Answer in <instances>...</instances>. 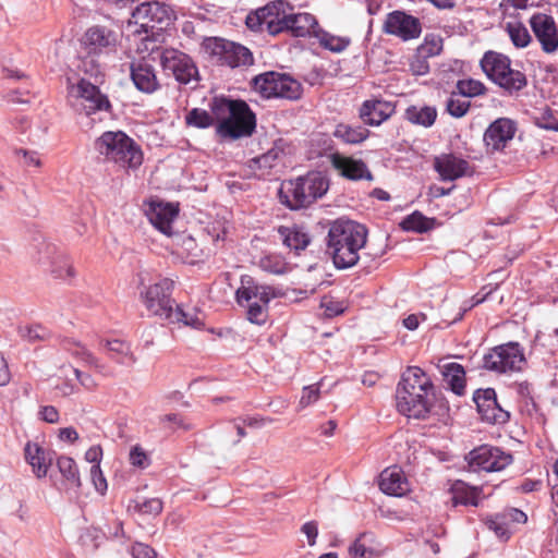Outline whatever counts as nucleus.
Instances as JSON below:
<instances>
[{
	"mask_svg": "<svg viewBox=\"0 0 558 558\" xmlns=\"http://www.w3.org/2000/svg\"><path fill=\"white\" fill-rule=\"evenodd\" d=\"M373 535L369 533L361 534L350 546L349 553L355 558H368L373 555V549L366 545L367 541H372Z\"/></svg>",
	"mask_w": 558,
	"mask_h": 558,
	"instance_id": "obj_46",
	"label": "nucleus"
},
{
	"mask_svg": "<svg viewBox=\"0 0 558 558\" xmlns=\"http://www.w3.org/2000/svg\"><path fill=\"white\" fill-rule=\"evenodd\" d=\"M434 167L442 181H454L470 172L469 162L453 154H442L436 157Z\"/></svg>",
	"mask_w": 558,
	"mask_h": 558,
	"instance_id": "obj_23",
	"label": "nucleus"
},
{
	"mask_svg": "<svg viewBox=\"0 0 558 558\" xmlns=\"http://www.w3.org/2000/svg\"><path fill=\"white\" fill-rule=\"evenodd\" d=\"M165 320L171 324H183L184 326H190L196 329L204 327V319L201 312L196 308L185 310L181 305H175V307L172 306Z\"/></svg>",
	"mask_w": 558,
	"mask_h": 558,
	"instance_id": "obj_33",
	"label": "nucleus"
},
{
	"mask_svg": "<svg viewBox=\"0 0 558 558\" xmlns=\"http://www.w3.org/2000/svg\"><path fill=\"white\" fill-rule=\"evenodd\" d=\"M204 45L210 54L230 68L246 66L254 62L250 49L240 44L214 37L206 39Z\"/></svg>",
	"mask_w": 558,
	"mask_h": 558,
	"instance_id": "obj_14",
	"label": "nucleus"
},
{
	"mask_svg": "<svg viewBox=\"0 0 558 558\" xmlns=\"http://www.w3.org/2000/svg\"><path fill=\"white\" fill-rule=\"evenodd\" d=\"M57 465L62 476L72 487L78 488L81 486L80 473L74 459L65 456L59 457Z\"/></svg>",
	"mask_w": 558,
	"mask_h": 558,
	"instance_id": "obj_37",
	"label": "nucleus"
},
{
	"mask_svg": "<svg viewBox=\"0 0 558 558\" xmlns=\"http://www.w3.org/2000/svg\"><path fill=\"white\" fill-rule=\"evenodd\" d=\"M515 123L508 118H499L489 124L484 133V142L493 151L501 150L515 134Z\"/></svg>",
	"mask_w": 558,
	"mask_h": 558,
	"instance_id": "obj_22",
	"label": "nucleus"
},
{
	"mask_svg": "<svg viewBox=\"0 0 558 558\" xmlns=\"http://www.w3.org/2000/svg\"><path fill=\"white\" fill-rule=\"evenodd\" d=\"M456 89L462 97L473 98L484 95L487 90L486 86L478 80L468 78L459 80Z\"/></svg>",
	"mask_w": 558,
	"mask_h": 558,
	"instance_id": "obj_42",
	"label": "nucleus"
},
{
	"mask_svg": "<svg viewBox=\"0 0 558 558\" xmlns=\"http://www.w3.org/2000/svg\"><path fill=\"white\" fill-rule=\"evenodd\" d=\"M118 35L114 31L100 25H94L84 33L81 45L88 57H100L116 51Z\"/></svg>",
	"mask_w": 558,
	"mask_h": 558,
	"instance_id": "obj_16",
	"label": "nucleus"
},
{
	"mask_svg": "<svg viewBox=\"0 0 558 558\" xmlns=\"http://www.w3.org/2000/svg\"><path fill=\"white\" fill-rule=\"evenodd\" d=\"M436 109L429 106H411L405 110V118L408 121L425 128L432 126L436 120Z\"/></svg>",
	"mask_w": 558,
	"mask_h": 558,
	"instance_id": "obj_35",
	"label": "nucleus"
},
{
	"mask_svg": "<svg viewBox=\"0 0 558 558\" xmlns=\"http://www.w3.org/2000/svg\"><path fill=\"white\" fill-rule=\"evenodd\" d=\"M236 301L240 305L246 304L247 318L251 323L262 325L267 318V307L274 298L271 288L257 284L251 276L241 277V286L238 288Z\"/></svg>",
	"mask_w": 558,
	"mask_h": 558,
	"instance_id": "obj_7",
	"label": "nucleus"
},
{
	"mask_svg": "<svg viewBox=\"0 0 558 558\" xmlns=\"http://www.w3.org/2000/svg\"><path fill=\"white\" fill-rule=\"evenodd\" d=\"M525 365L524 349L514 341L492 348L483 357V367L498 374L519 373Z\"/></svg>",
	"mask_w": 558,
	"mask_h": 558,
	"instance_id": "obj_8",
	"label": "nucleus"
},
{
	"mask_svg": "<svg viewBox=\"0 0 558 558\" xmlns=\"http://www.w3.org/2000/svg\"><path fill=\"white\" fill-rule=\"evenodd\" d=\"M172 289L173 281L163 278L153 284L144 287L140 292V298L151 315L165 319L174 304L171 298Z\"/></svg>",
	"mask_w": 558,
	"mask_h": 558,
	"instance_id": "obj_13",
	"label": "nucleus"
},
{
	"mask_svg": "<svg viewBox=\"0 0 558 558\" xmlns=\"http://www.w3.org/2000/svg\"><path fill=\"white\" fill-rule=\"evenodd\" d=\"M485 524L493 531L497 537L507 541L511 535V530L506 517L502 513L496 514L486 520Z\"/></svg>",
	"mask_w": 558,
	"mask_h": 558,
	"instance_id": "obj_44",
	"label": "nucleus"
},
{
	"mask_svg": "<svg viewBox=\"0 0 558 558\" xmlns=\"http://www.w3.org/2000/svg\"><path fill=\"white\" fill-rule=\"evenodd\" d=\"M442 43L439 38L426 37L424 43L418 47L417 52L426 58L434 57L440 53Z\"/></svg>",
	"mask_w": 558,
	"mask_h": 558,
	"instance_id": "obj_48",
	"label": "nucleus"
},
{
	"mask_svg": "<svg viewBox=\"0 0 558 558\" xmlns=\"http://www.w3.org/2000/svg\"><path fill=\"white\" fill-rule=\"evenodd\" d=\"M15 155L24 159L26 166L40 167L41 162L36 151H28L26 149H16Z\"/></svg>",
	"mask_w": 558,
	"mask_h": 558,
	"instance_id": "obj_60",
	"label": "nucleus"
},
{
	"mask_svg": "<svg viewBox=\"0 0 558 558\" xmlns=\"http://www.w3.org/2000/svg\"><path fill=\"white\" fill-rule=\"evenodd\" d=\"M531 28L546 53L558 50V29L553 16L545 13H535L530 19Z\"/></svg>",
	"mask_w": 558,
	"mask_h": 558,
	"instance_id": "obj_20",
	"label": "nucleus"
},
{
	"mask_svg": "<svg viewBox=\"0 0 558 558\" xmlns=\"http://www.w3.org/2000/svg\"><path fill=\"white\" fill-rule=\"evenodd\" d=\"M96 151L105 160L113 162L123 169H137L143 162L141 147L122 131L104 132L95 141Z\"/></svg>",
	"mask_w": 558,
	"mask_h": 558,
	"instance_id": "obj_5",
	"label": "nucleus"
},
{
	"mask_svg": "<svg viewBox=\"0 0 558 558\" xmlns=\"http://www.w3.org/2000/svg\"><path fill=\"white\" fill-rule=\"evenodd\" d=\"M179 214V207L173 203L151 202L146 213L148 220L161 233L173 234L172 223Z\"/></svg>",
	"mask_w": 558,
	"mask_h": 558,
	"instance_id": "obj_21",
	"label": "nucleus"
},
{
	"mask_svg": "<svg viewBox=\"0 0 558 558\" xmlns=\"http://www.w3.org/2000/svg\"><path fill=\"white\" fill-rule=\"evenodd\" d=\"M84 544L90 542L94 547H97L99 541L102 538L101 533L97 529H87L84 534L81 536Z\"/></svg>",
	"mask_w": 558,
	"mask_h": 558,
	"instance_id": "obj_62",
	"label": "nucleus"
},
{
	"mask_svg": "<svg viewBox=\"0 0 558 558\" xmlns=\"http://www.w3.org/2000/svg\"><path fill=\"white\" fill-rule=\"evenodd\" d=\"M254 88L265 98L295 100L302 94V85L288 74L266 72L253 80Z\"/></svg>",
	"mask_w": 558,
	"mask_h": 558,
	"instance_id": "obj_10",
	"label": "nucleus"
},
{
	"mask_svg": "<svg viewBox=\"0 0 558 558\" xmlns=\"http://www.w3.org/2000/svg\"><path fill=\"white\" fill-rule=\"evenodd\" d=\"M135 509L143 514L157 515L162 511V501L159 498L146 499L137 502Z\"/></svg>",
	"mask_w": 558,
	"mask_h": 558,
	"instance_id": "obj_52",
	"label": "nucleus"
},
{
	"mask_svg": "<svg viewBox=\"0 0 558 558\" xmlns=\"http://www.w3.org/2000/svg\"><path fill=\"white\" fill-rule=\"evenodd\" d=\"M424 314H411L403 319V326L409 330H415L420 326L421 319H425Z\"/></svg>",
	"mask_w": 558,
	"mask_h": 558,
	"instance_id": "obj_64",
	"label": "nucleus"
},
{
	"mask_svg": "<svg viewBox=\"0 0 558 558\" xmlns=\"http://www.w3.org/2000/svg\"><path fill=\"white\" fill-rule=\"evenodd\" d=\"M301 532L306 535L310 546H314L316 544V538L318 536L317 522H315V521L305 522L301 527Z\"/></svg>",
	"mask_w": 558,
	"mask_h": 558,
	"instance_id": "obj_57",
	"label": "nucleus"
},
{
	"mask_svg": "<svg viewBox=\"0 0 558 558\" xmlns=\"http://www.w3.org/2000/svg\"><path fill=\"white\" fill-rule=\"evenodd\" d=\"M482 489L468 485L463 481H457L451 487V500L454 506H473L477 507L480 504V495Z\"/></svg>",
	"mask_w": 558,
	"mask_h": 558,
	"instance_id": "obj_34",
	"label": "nucleus"
},
{
	"mask_svg": "<svg viewBox=\"0 0 558 558\" xmlns=\"http://www.w3.org/2000/svg\"><path fill=\"white\" fill-rule=\"evenodd\" d=\"M379 488L386 495L401 497L410 492V483L404 472L395 465L380 473Z\"/></svg>",
	"mask_w": 558,
	"mask_h": 558,
	"instance_id": "obj_27",
	"label": "nucleus"
},
{
	"mask_svg": "<svg viewBox=\"0 0 558 558\" xmlns=\"http://www.w3.org/2000/svg\"><path fill=\"white\" fill-rule=\"evenodd\" d=\"M286 22V31H291L296 37H305L316 33L315 28L318 26L315 16L307 12L287 13Z\"/></svg>",
	"mask_w": 558,
	"mask_h": 558,
	"instance_id": "obj_29",
	"label": "nucleus"
},
{
	"mask_svg": "<svg viewBox=\"0 0 558 558\" xmlns=\"http://www.w3.org/2000/svg\"><path fill=\"white\" fill-rule=\"evenodd\" d=\"M331 166L341 174L349 180H372V173L367 166L361 159H354L352 157H345L338 153L330 155Z\"/></svg>",
	"mask_w": 558,
	"mask_h": 558,
	"instance_id": "obj_25",
	"label": "nucleus"
},
{
	"mask_svg": "<svg viewBox=\"0 0 558 558\" xmlns=\"http://www.w3.org/2000/svg\"><path fill=\"white\" fill-rule=\"evenodd\" d=\"M470 470L474 472H500L513 461L512 454L499 447L482 445L465 457Z\"/></svg>",
	"mask_w": 558,
	"mask_h": 558,
	"instance_id": "obj_12",
	"label": "nucleus"
},
{
	"mask_svg": "<svg viewBox=\"0 0 558 558\" xmlns=\"http://www.w3.org/2000/svg\"><path fill=\"white\" fill-rule=\"evenodd\" d=\"M39 416L43 421L53 424L59 421V412L52 405L41 407L39 410Z\"/></svg>",
	"mask_w": 558,
	"mask_h": 558,
	"instance_id": "obj_61",
	"label": "nucleus"
},
{
	"mask_svg": "<svg viewBox=\"0 0 558 558\" xmlns=\"http://www.w3.org/2000/svg\"><path fill=\"white\" fill-rule=\"evenodd\" d=\"M320 306L324 310V315L329 318L336 317L344 312L342 302L330 296H324Z\"/></svg>",
	"mask_w": 558,
	"mask_h": 558,
	"instance_id": "obj_50",
	"label": "nucleus"
},
{
	"mask_svg": "<svg viewBox=\"0 0 558 558\" xmlns=\"http://www.w3.org/2000/svg\"><path fill=\"white\" fill-rule=\"evenodd\" d=\"M401 226L407 231L425 232L429 229L430 221L421 213L415 211L405 217Z\"/></svg>",
	"mask_w": 558,
	"mask_h": 558,
	"instance_id": "obj_45",
	"label": "nucleus"
},
{
	"mask_svg": "<svg viewBox=\"0 0 558 558\" xmlns=\"http://www.w3.org/2000/svg\"><path fill=\"white\" fill-rule=\"evenodd\" d=\"M383 31L386 34L396 36L403 41H409L420 37L422 24L420 20L403 11H392L387 14Z\"/></svg>",
	"mask_w": 558,
	"mask_h": 558,
	"instance_id": "obj_18",
	"label": "nucleus"
},
{
	"mask_svg": "<svg viewBox=\"0 0 558 558\" xmlns=\"http://www.w3.org/2000/svg\"><path fill=\"white\" fill-rule=\"evenodd\" d=\"M320 397L319 385H310L305 386L302 390V396L299 401V407L304 409L313 403H315Z\"/></svg>",
	"mask_w": 558,
	"mask_h": 558,
	"instance_id": "obj_51",
	"label": "nucleus"
},
{
	"mask_svg": "<svg viewBox=\"0 0 558 558\" xmlns=\"http://www.w3.org/2000/svg\"><path fill=\"white\" fill-rule=\"evenodd\" d=\"M278 234L282 243L295 252L305 250L311 242L308 233L302 227L295 225L279 227Z\"/></svg>",
	"mask_w": 558,
	"mask_h": 558,
	"instance_id": "obj_32",
	"label": "nucleus"
},
{
	"mask_svg": "<svg viewBox=\"0 0 558 558\" xmlns=\"http://www.w3.org/2000/svg\"><path fill=\"white\" fill-rule=\"evenodd\" d=\"M410 70L417 76L427 74L429 72L427 58L417 52V56H415L410 62Z\"/></svg>",
	"mask_w": 558,
	"mask_h": 558,
	"instance_id": "obj_54",
	"label": "nucleus"
},
{
	"mask_svg": "<svg viewBox=\"0 0 558 558\" xmlns=\"http://www.w3.org/2000/svg\"><path fill=\"white\" fill-rule=\"evenodd\" d=\"M480 66L486 77L508 93L519 92L527 84L523 72L511 68L508 56L488 50L480 60Z\"/></svg>",
	"mask_w": 558,
	"mask_h": 558,
	"instance_id": "obj_6",
	"label": "nucleus"
},
{
	"mask_svg": "<svg viewBox=\"0 0 558 558\" xmlns=\"http://www.w3.org/2000/svg\"><path fill=\"white\" fill-rule=\"evenodd\" d=\"M440 372L447 387L457 396L465 393V371L456 362L446 363L440 366Z\"/></svg>",
	"mask_w": 558,
	"mask_h": 558,
	"instance_id": "obj_31",
	"label": "nucleus"
},
{
	"mask_svg": "<svg viewBox=\"0 0 558 558\" xmlns=\"http://www.w3.org/2000/svg\"><path fill=\"white\" fill-rule=\"evenodd\" d=\"M319 44L325 49H328L332 52H341L349 46L350 40L348 38L335 36L324 32L319 36Z\"/></svg>",
	"mask_w": 558,
	"mask_h": 558,
	"instance_id": "obj_47",
	"label": "nucleus"
},
{
	"mask_svg": "<svg viewBox=\"0 0 558 558\" xmlns=\"http://www.w3.org/2000/svg\"><path fill=\"white\" fill-rule=\"evenodd\" d=\"M333 135L348 144H357L367 137V130L362 126H351L348 124H338Z\"/></svg>",
	"mask_w": 558,
	"mask_h": 558,
	"instance_id": "obj_36",
	"label": "nucleus"
},
{
	"mask_svg": "<svg viewBox=\"0 0 558 558\" xmlns=\"http://www.w3.org/2000/svg\"><path fill=\"white\" fill-rule=\"evenodd\" d=\"M185 124L196 129H208L214 125L216 120L214 113H209L205 109L193 108L185 114Z\"/></svg>",
	"mask_w": 558,
	"mask_h": 558,
	"instance_id": "obj_40",
	"label": "nucleus"
},
{
	"mask_svg": "<svg viewBox=\"0 0 558 558\" xmlns=\"http://www.w3.org/2000/svg\"><path fill=\"white\" fill-rule=\"evenodd\" d=\"M131 78L135 87L145 94H153L160 87L155 68L144 60L131 64Z\"/></svg>",
	"mask_w": 558,
	"mask_h": 558,
	"instance_id": "obj_28",
	"label": "nucleus"
},
{
	"mask_svg": "<svg viewBox=\"0 0 558 558\" xmlns=\"http://www.w3.org/2000/svg\"><path fill=\"white\" fill-rule=\"evenodd\" d=\"M395 105L383 99H368L362 104L360 117L372 126H378L395 113Z\"/></svg>",
	"mask_w": 558,
	"mask_h": 558,
	"instance_id": "obj_26",
	"label": "nucleus"
},
{
	"mask_svg": "<svg viewBox=\"0 0 558 558\" xmlns=\"http://www.w3.org/2000/svg\"><path fill=\"white\" fill-rule=\"evenodd\" d=\"M210 109L217 120L216 133L222 138L250 136L256 128V118L243 100L215 98Z\"/></svg>",
	"mask_w": 558,
	"mask_h": 558,
	"instance_id": "obj_3",
	"label": "nucleus"
},
{
	"mask_svg": "<svg viewBox=\"0 0 558 558\" xmlns=\"http://www.w3.org/2000/svg\"><path fill=\"white\" fill-rule=\"evenodd\" d=\"M536 124L547 131H558V120L550 112H544L537 118Z\"/></svg>",
	"mask_w": 558,
	"mask_h": 558,
	"instance_id": "obj_56",
	"label": "nucleus"
},
{
	"mask_svg": "<svg viewBox=\"0 0 558 558\" xmlns=\"http://www.w3.org/2000/svg\"><path fill=\"white\" fill-rule=\"evenodd\" d=\"M17 332L22 339L28 342L44 341L50 337V331L39 324L21 325Z\"/></svg>",
	"mask_w": 558,
	"mask_h": 558,
	"instance_id": "obj_41",
	"label": "nucleus"
},
{
	"mask_svg": "<svg viewBox=\"0 0 558 558\" xmlns=\"http://www.w3.org/2000/svg\"><path fill=\"white\" fill-rule=\"evenodd\" d=\"M102 449L100 446H93L85 452V460L89 463L100 465Z\"/></svg>",
	"mask_w": 558,
	"mask_h": 558,
	"instance_id": "obj_63",
	"label": "nucleus"
},
{
	"mask_svg": "<svg viewBox=\"0 0 558 558\" xmlns=\"http://www.w3.org/2000/svg\"><path fill=\"white\" fill-rule=\"evenodd\" d=\"M432 389L433 383L422 368L408 367L396 390L398 411L410 418H425L430 412L427 395Z\"/></svg>",
	"mask_w": 558,
	"mask_h": 558,
	"instance_id": "obj_2",
	"label": "nucleus"
},
{
	"mask_svg": "<svg viewBox=\"0 0 558 558\" xmlns=\"http://www.w3.org/2000/svg\"><path fill=\"white\" fill-rule=\"evenodd\" d=\"M90 477L95 489L104 495L108 488L107 480L100 469V465L94 464L90 468Z\"/></svg>",
	"mask_w": 558,
	"mask_h": 558,
	"instance_id": "obj_53",
	"label": "nucleus"
},
{
	"mask_svg": "<svg viewBox=\"0 0 558 558\" xmlns=\"http://www.w3.org/2000/svg\"><path fill=\"white\" fill-rule=\"evenodd\" d=\"M258 267L268 274L283 275L289 271L286 259L278 254H268L259 258Z\"/></svg>",
	"mask_w": 558,
	"mask_h": 558,
	"instance_id": "obj_39",
	"label": "nucleus"
},
{
	"mask_svg": "<svg viewBox=\"0 0 558 558\" xmlns=\"http://www.w3.org/2000/svg\"><path fill=\"white\" fill-rule=\"evenodd\" d=\"M506 32L517 48H525L531 43V35L521 22H508L506 24Z\"/></svg>",
	"mask_w": 558,
	"mask_h": 558,
	"instance_id": "obj_38",
	"label": "nucleus"
},
{
	"mask_svg": "<svg viewBox=\"0 0 558 558\" xmlns=\"http://www.w3.org/2000/svg\"><path fill=\"white\" fill-rule=\"evenodd\" d=\"M131 554L133 558H157L156 551L144 543H135L132 546Z\"/></svg>",
	"mask_w": 558,
	"mask_h": 558,
	"instance_id": "obj_55",
	"label": "nucleus"
},
{
	"mask_svg": "<svg viewBox=\"0 0 558 558\" xmlns=\"http://www.w3.org/2000/svg\"><path fill=\"white\" fill-rule=\"evenodd\" d=\"M24 456L37 478L47 476L53 460V452L51 450L44 448L38 442L28 441L24 447Z\"/></svg>",
	"mask_w": 558,
	"mask_h": 558,
	"instance_id": "obj_24",
	"label": "nucleus"
},
{
	"mask_svg": "<svg viewBox=\"0 0 558 558\" xmlns=\"http://www.w3.org/2000/svg\"><path fill=\"white\" fill-rule=\"evenodd\" d=\"M64 349L69 351L73 356L78 357L88 364L95 363V357L93 354L81 343L66 341L64 343Z\"/></svg>",
	"mask_w": 558,
	"mask_h": 558,
	"instance_id": "obj_49",
	"label": "nucleus"
},
{
	"mask_svg": "<svg viewBox=\"0 0 558 558\" xmlns=\"http://www.w3.org/2000/svg\"><path fill=\"white\" fill-rule=\"evenodd\" d=\"M99 349L117 363L130 366L134 363L131 345L122 340L113 339L99 342Z\"/></svg>",
	"mask_w": 558,
	"mask_h": 558,
	"instance_id": "obj_30",
	"label": "nucleus"
},
{
	"mask_svg": "<svg viewBox=\"0 0 558 558\" xmlns=\"http://www.w3.org/2000/svg\"><path fill=\"white\" fill-rule=\"evenodd\" d=\"M473 401L483 421L489 424H505L509 421L510 414L498 403L495 389H477L473 393Z\"/></svg>",
	"mask_w": 558,
	"mask_h": 558,
	"instance_id": "obj_19",
	"label": "nucleus"
},
{
	"mask_svg": "<svg viewBox=\"0 0 558 558\" xmlns=\"http://www.w3.org/2000/svg\"><path fill=\"white\" fill-rule=\"evenodd\" d=\"M289 3L283 0L272 1L247 14L245 24L254 32H267L277 35L287 28Z\"/></svg>",
	"mask_w": 558,
	"mask_h": 558,
	"instance_id": "obj_9",
	"label": "nucleus"
},
{
	"mask_svg": "<svg viewBox=\"0 0 558 558\" xmlns=\"http://www.w3.org/2000/svg\"><path fill=\"white\" fill-rule=\"evenodd\" d=\"M171 16V9L158 1L143 2L132 13L134 22L146 32L149 29H163L169 25Z\"/></svg>",
	"mask_w": 558,
	"mask_h": 558,
	"instance_id": "obj_17",
	"label": "nucleus"
},
{
	"mask_svg": "<svg viewBox=\"0 0 558 558\" xmlns=\"http://www.w3.org/2000/svg\"><path fill=\"white\" fill-rule=\"evenodd\" d=\"M329 189L328 178L320 171H310L294 180L284 181L279 190V199L292 210L306 208L322 198Z\"/></svg>",
	"mask_w": 558,
	"mask_h": 558,
	"instance_id": "obj_4",
	"label": "nucleus"
},
{
	"mask_svg": "<svg viewBox=\"0 0 558 558\" xmlns=\"http://www.w3.org/2000/svg\"><path fill=\"white\" fill-rule=\"evenodd\" d=\"M160 65L163 72L172 75L179 84L187 85L199 81V72L194 60L178 49L168 48L162 50Z\"/></svg>",
	"mask_w": 558,
	"mask_h": 558,
	"instance_id": "obj_11",
	"label": "nucleus"
},
{
	"mask_svg": "<svg viewBox=\"0 0 558 558\" xmlns=\"http://www.w3.org/2000/svg\"><path fill=\"white\" fill-rule=\"evenodd\" d=\"M73 92L76 94L72 106L78 113L92 116L99 111H109L111 108L108 97L86 80H81Z\"/></svg>",
	"mask_w": 558,
	"mask_h": 558,
	"instance_id": "obj_15",
	"label": "nucleus"
},
{
	"mask_svg": "<svg viewBox=\"0 0 558 558\" xmlns=\"http://www.w3.org/2000/svg\"><path fill=\"white\" fill-rule=\"evenodd\" d=\"M502 515L506 517V520L508 521L509 524L511 522L512 523H525L527 520L526 514L517 508H510V509L505 510L502 512Z\"/></svg>",
	"mask_w": 558,
	"mask_h": 558,
	"instance_id": "obj_59",
	"label": "nucleus"
},
{
	"mask_svg": "<svg viewBox=\"0 0 558 558\" xmlns=\"http://www.w3.org/2000/svg\"><path fill=\"white\" fill-rule=\"evenodd\" d=\"M367 240V229L352 220L335 221L328 232L327 247L338 269L355 266L360 259L359 252Z\"/></svg>",
	"mask_w": 558,
	"mask_h": 558,
	"instance_id": "obj_1",
	"label": "nucleus"
},
{
	"mask_svg": "<svg viewBox=\"0 0 558 558\" xmlns=\"http://www.w3.org/2000/svg\"><path fill=\"white\" fill-rule=\"evenodd\" d=\"M147 456L142 448L135 446L130 451V462L134 466L144 468L146 465Z\"/></svg>",
	"mask_w": 558,
	"mask_h": 558,
	"instance_id": "obj_58",
	"label": "nucleus"
},
{
	"mask_svg": "<svg viewBox=\"0 0 558 558\" xmlns=\"http://www.w3.org/2000/svg\"><path fill=\"white\" fill-rule=\"evenodd\" d=\"M447 111L454 118L465 116L471 107V102L462 98L458 90H453L447 100Z\"/></svg>",
	"mask_w": 558,
	"mask_h": 558,
	"instance_id": "obj_43",
	"label": "nucleus"
}]
</instances>
